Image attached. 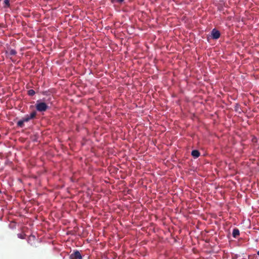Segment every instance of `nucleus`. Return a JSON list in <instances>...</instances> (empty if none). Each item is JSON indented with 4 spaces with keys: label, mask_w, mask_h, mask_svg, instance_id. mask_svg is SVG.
Masks as SVG:
<instances>
[{
    "label": "nucleus",
    "mask_w": 259,
    "mask_h": 259,
    "mask_svg": "<svg viewBox=\"0 0 259 259\" xmlns=\"http://www.w3.org/2000/svg\"><path fill=\"white\" fill-rule=\"evenodd\" d=\"M36 110L39 112L46 111L49 108V106L45 102L37 101L35 105Z\"/></svg>",
    "instance_id": "1"
},
{
    "label": "nucleus",
    "mask_w": 259,
    "mask_h": 259,
    "mask_svg": "<svg viewBox=\"0 0 259 259\" xmlns=\"http://www.w3.org/2000/svg\"><path fill=\"white\" fill-rule=\"evenodd\" d=\"M191 155L194 158H197L200 156V153L198 150H194L192 151Z\"/></svg>",
    "instance_id": "5"
},
{
    "label": "nucleus",
    "mask_w": 259,
    "mask_h": 259,
    "mask_svg": "<svg viewBox=\"0 0 259 259\" xmlns=\"http://www.w3.org/2000/svg\"><path fill=\"white\" fill-rule=\"evenodd\" d=\"M27 94L29 96H32L35 95V92L33 90H29L28 91Z\"/></svg>",
    "instance_id": "10"
},
{
    "label": "nucleus",
    "mask_w": 259,
    "mask_h": 259,
    "mask_svg": "<svg viewBox=\"0 0 259 259\" xmlns=\"http://www.w3.org/2000/svg\"><path fill=\"white\" fill-rule=\"evenodd\" d=\"M232 235L233 237L237 238L239 235V230L237 228L234 229L233 230Z\"/></svg>",
    "instance_id": "7"
},
{
    "label": "nucleus",
    "mask_w": 259,
    "mask_h": 259,
    "mask_svg": "<svg viewBox=\"0 0 259 259\" xmlns=\"http://www.w3.org/2000/svg\"><path fill=\"white\" fill-rule=\"evenodd\" d=\"M17 52L15 50H11L10 51H6V54H7V56L10 57L12 56H14L16 54Z\"/></svg>",
    "instance_id": "6"
},
{
    "label": "nucleus",
    "mask_w": 259,
    "mask_h": 259,
    "mask_svg": "<svg viewBox=\"0 0 259 259\" xmlns=\"http://www.w3.org/2000/svg\"><path fill=\"white\" fill-rule=\"evenodd\" d=\"M18 235L19 238H22V239L23 238V237H22V235L21 234H19Z\"/></svg>",
    "instance_id": "12"
},
{
    "label": "nucleus",
    "mask_w": 259,
    "mask_h": 259,
    "mask_svg": "<svg viewBox=\"0 0 259 259\" xmlns=\"http://www.w3.org/2000/svg\"><path fill=\"white\" fill-rule=\"evenodd\" d=\"M124 0H116V2L119 4H121L123 2Z\"/></svg>",
    "instance_id": "11"
},
{
    "label": "nucleus",
    "mask_w": 259,
    "mask_h": 259,
    "mask_svg": "<svg viewBox=\"0 0 259 259\" xmlns=\"http://www.w3.org/2000/svg\"><path fill=\"white\" fill-rule=\"evenodd\" d=\"M24 123L23 121L21 119L17 122V124L18 126L23 127L24 126Z\"/></svg>",
    "instance_id": "8"
},
{
    "label": "nucleus",
    "mask_w": 259,
    "mask_h": 259,
    "mask_svg": "<svg viewBox=\"0 0 259 259\" xmlns=\"http://www.w3.org/2000/svg\"><path fill=\"white\" fill-rule=\"evenodd\" d=\"M3 27V26H2V25L1 24V27L2 28V27Z\"/></svg>",
    "instance_id": "14"
},
{
    "label": "nucleus",
    "mask_w": 259,
    "mask_h": 259,
    "mask_svg": "<svg viewBox=\"0 0 259 259\" xmlns=\"http://www.w3.org/2000/svg\"><path fill=\"white\" fill-rule=\"evenodd\" d=\"M36 112L33 111L32 112L30 115H26L22 119V120L24 122H28L30 119L34 118L36 116Z\"/></svg>",
    "instance_id": "3"
},
{
    "label": "nucleus",
    "mask_w": 259,
    "mask_h": 259,
    "mask_svg": "<svg viewBox=\"0 0 259 259\" xmlns=\"http://www.w3.org/2000/svg\"><path fill=\"white\" fill-rule=\"evenodd\" d=\"M221 34L219 31L215 29H213L211 31V36L213 39H218L220 37Z\"/></svg>",
    "instance_id": "4"
},
{
    "label": "nucleus",
    "mask_w": 259,
    "mask_h": 259,
    "mask_svg": "<svg viewBox=\"0 0 259 259\" xmlns=\"http://www.w3.org/2000/svg\"><path fill=\"white\" fill-rule=\"evenodd\" d=\"M10 6V1L9 0H5L4 1V7H9Z\"/></svg>",
    "instance_id": "9"
},
{
    "label": "nucleus",
    "mask_w": 259,
    "mask_h": 259,
    "mask_svg": "<svg viewBox=\"0 0 259 259\" xmlns=\"http://www.w3.org/2000/svg\"><path fill=\"white\" fill-rule=\"evenodd\" d=\"M257 254L259 256V250L257 251Z\"/></svg>",
    "instance_id": "13"
},
{
    "label": "nucleus",
    "mask_w": 259,
    "mask_h": 259,
    "mask_svg": "<svg viewBox=\"0 0 259 259\" xmlns=\"http://www.w3.org/2000/svg\"><path fill=\"white\" fill-rule=\"evenodd\" d=\"M70 259H82V256L78 250L74 251L69 256Z\"/></svg>",
    "instance_id": "2"
}]
</instances>
